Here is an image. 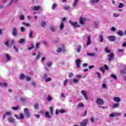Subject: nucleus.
Wrapping results in <instances>:
<instances>
[{"label": "nucleus", "instance_id": "39448f33", "mask_svg": "<svg viewBox=\"0 0 126 126\" xmlns=\"http://www.w3.org/2000/svg\"><path fill=\"white\" fill-rule=\"evenodd\" d=\"M66 49H65V47L63 45H62L60 47H59L57 50V53H62V52H66Z\"/></svg>", "mask_w": 126, "mask_h": 126}, {"label": "nucleus", "instance_id": "a211bd4d", "mask_svg": "<svg viewBox=\"0 0 126 126\" xmlns=\"http://www.w3.org/2000/svg\"><path fill=\"white\" fill-rule=\"evenodd\" d=\"M80 63H81V62L80 61V60L79 59H77L76 60V64L77 67H78V68H80Z\"/></svg>", "mask_w": 126, "mask_h": 126}, {"label": "nucleus", "instance_id": "a878e982", "mask_svg": "<svg viewBox=\"0 0 126 126\" xmlns=\"http://www.w3.org/2000/svg\"><path fill=\"white\" fill-rule=\"evenodd\" d=\"M113 17L114 18H117V17H119L120 16V13H114L112 15Z\"/></svg>", "mask_w": 126, "mask_h": 126}, {"label": "nucleus", "instance_id": "423d86ee", "mask_svg": "<svg viewBox=\"0 0 126 126\" xmlns=\"http://www.w3.org/2000/svg\"><path fill=\"white\" fill-rule=\"evenodd\" d=\"M121 116V113H111L109 115L110 118H115V117Z\"/></svg>", "mask_w": 126, "mask_h": 126}, {"label": "nucleus", "instance_id": "4c0bfd02", "mask_svg": "<svg viewBox=\"0 0 126 126\" xmlns=\"http://www.w3.org/2000/svg\"><path fill=\"white\" fill-rule=\"evenodd\" d=\"M87 55L89 57H95V56H96V54H95V53H88Z\"/></svg>", "mask_w": 126, "mask_h": 126}, {"label": "nucleus", "instance_id": "58836bf2", "mask_svg": "<svg viewBox=\"0 0 126 126\" xmlns=\"http://www.w3.org/2000/svg\"><path fill=\"white\" fill-rule=\"evenodd\" d=\"M111 77H112V78H113L115 80H118V78L117 77V76H116V75H115L114 74H111Z\"/></svg>", "mask_w": 126, "mask_h": 126}, {"label": "nucleus", "instance_id": "dca6fc26", "mask_svg": "<svg viewBox=\"0 0 126 126\" xmlns=\"http://www.w3.org/2000/svg\"><path fill=\"white\" fill-rule=\"evenodd\" d=\"M12 34L13 36H15L16 37L17 36V28L16 27H14L13 29V31H12Z\"/></svg>", "mask_w": 126, "mask_h": 126}, {"label": "nucleus", "instance_id": "f3484780", "mask_svg": "<svg viewBox=\"0 0 126 126\" xmlns=\"http://www.w3.org/2000/svg\"><path fill=\"white\" fill-rule=\"evenodd\" d=\"M113 101L116 103H120L121 102V98L119 97L114 96L113 97Z\"/></svg>", "mask_w": 126, "mask_h": 126}, {"label": "nucleus", "instance_id": "7ed1b4c3", "mask_svg": "<svg viewBox=\"0 0 126 126\" xmlns=\"http://www.w3.org/2000/svg\"><path fill=\"white\" fill-rule=\"evenodd\" d=\"M31 9L32 11H39V10H42V7L40 5H34L31 7Z\"/></svg>", "mask_w": 126, "mask_h": 126}, {"label": "nucleus", "instance_id": "a19ab883", "mask_svg": "<svg viewBox=\"0 0 126 126\" xmlns=\"http://www.w3.org/2000/svg\"><path fill=\"white\" fill-rule=\"evenodd\" d=\"M99 39L100 43H103V41H104V39H103V36L99 35Z\"/></svg>", "mask_w": 126, "mask_h": 126}, {"label": "nucleus", "instance_id": "6e6552de", "mask_svg": "<svg viewBox=\"0 0 126 126\" xmlns=\"http://www.w3.org/2000/svg\"><path fill=\"white\" fill-rule=\"evenodd\" d=\"M69 22L71 26H73V28H77V27H79L80 26L78 25V23L77 22H73L71 21H69Z\"/></svg>", "mask_w": 126, "mask_h": 126}, {"label": "nucleus", "instance_id": "c9c22d12", "mask_svg": "<svg viewBox=\"0 0 126 126\" xmlns=\"http://www.w3.org/2000/svg\"><path fill=\"white\" fill-rule=\"evenodd\" d=\"M46 25H47V23L45 21H42L41 24V27H46Z\"/></svg>", "mask_w": 126, "mask_h": 126}, {"label": "nucleus", "instance_id": "f8f14e48", "mask_svg": "<svg viewBox=\"0 0 126 126\" xmlns=\"http://www.w3.org/2000/svg\"><path fill=\"white\" fill-rule=\"evenodd\" d=\"M14 117L16 119H17V120H23L24 119V115L22 113L20 114V117L16 114L14 115Z\"/></svg>", "mask_w": 126, "mask_h": 126}, {"label": "nucleus", "instance_id": "0e129e2a", "mask_svg": "<svg viewBox=\"0 0 126 126\" xmlns=\"http://www.w3.org/2000/svg\"><path fill=\"white\" fill-rule=\"evenodd\" d=\"M33 48H34V45L33 44H32L31 47L28 48L29 51H31V50H32Z\"/></svg>", "mask_w": 126, "mask_h": 126}, {"label": "nucleus", "instance_id": "de8ad7c7", "mask_svg": "<svg viewBox=\"0 0 126 126\" xmlns=\"http://www.w3.org/2000/svg\"><path fill=\"white\" fill-rule=\"evenodd\" d=\"M64 25H63V23H61L60 27V29L61 30H63V28H64Z\"/></svg>", "mask_w": 126, "mask_h": 126}, {"label": "nucleus", "instance_id": "603ef678", "mask_svg": "<svg viewBox=\"0 0 126 126\" xmlns=\"http://www.w3.org/2000/svg\"><path fill=\"white\" fill-rule=\"evenodd\" d=\"M40 56H41V54L40 53H38V54L35 57V61H38V60H39V59L40 58Z\"/></svg>", "mask_w": 126, "mask_h": 126}, {"label": "nucleus", "instance_id": "bb28decb", "mask_svg": "<svg viewBox=\"0 0 126 126\" xmlns=\"http://www.w3.org/2000/svg\"><path fill=\"white\" fill-rule=\"evenodd\" d=\"M56 26H50V30L52 32H55V31H56Z\"/></svg>", "mask_w": 126, "mask_h": 126}, {"label": "nucleus", "instance_id": "9d476101", "mask_svg": "<svg viewBox=\"0 0 126 126\" xmlns=\"http://www.w3.org/2000/svg\"><path fill=\"white\" fill-rule=\"evenodd\" d=\"M89 122V120L87 119L83 120L82 122L80 123L81 126H86L87 124Z\"/></svg>", "mask_w": 126, "mask_h": 126}, {"label": "nucleus", "instance_id": "13d9d810", "mask_svg": "<svg viewBox=\"0 0 126 126\" xmlns=\"http://www.w3.org/2000/svg\"><path fill=\"white\" fill-rule=\"evenodd\" d=\"M67 81H68L67 80V79H65L64 82H63V86H66V84L67 83Z\"/></svg>", "mask_w": 126, "mask_h": 126}, {"label": "nucleus", "instance_id": "ea45409f", "mask_svg": "<svg viewBox=\"0 0 126 126\" xmlns=\"http://www.w3.org/2000/svg\"><path fill=\"white\" fill-rule=\"evenodd\" d=\"M23 25H24V26H26V27H29L30 26V24L29 23H26L25 22L22 23Z\"/></svg>", "mask_w": 126, "mask_h": 126}, {"label": "nucleus", "instance_id": "5fc2aeb1", "mask_svg": "<svg viewBox=\"0 0 126 126\" xmlns=\"http://www.w3.org/2000/svg\"><path fill=\"white\" fill-rule=\"evenodd\" d=\"M24 42H25V39H21V40H20L19 41V43L20 44H23V43H24Z\"/></svg>", "mask_w": 126, "mask_h": 126}, {"label": "nucleus", "instance_id": "f704fd0d", "mask_svg": "<svg viewBox=\"0 0 126 126\" xmlns=\"http://www.w3.org/2000/svg\"><path fill=\"white\" fill-rule=\"evenodd\" d=\"M84 107V104L83 103H80L77 105V108H83Z\"/></svg>", "mask_w": 126, "mask_h": 126}, {"label": "nucleus", "instance_id": "6ab92c4d", "mask_svg": "<svg viewBox=\"0 0 126 126\" xmlns=\"http://www.w3.org/2000/svg\"><path fill=\"white\" fill-rule=\"evenodd\" d=\"M57 7H58V4L56 3H53L52 5H51V8L52 10H55V9H56Z\"/></svg>", "mask_w": 126, "mask_h": 126}, {"label": "nucleus", "instance_id": "69168bd1", "mask_svg": "<svg viewBox=\"0 0 126 126\" xmlns=\"http://www.w3.org/2000/svg\"><path fill=\"white\" fill-rule=\"evenodd\" d=\"M39 47H40V43H36L35 49H39Z\"/></svg>", "mask_w": 126, "mask_h": 126}, {"label": "nucleus", "instance_id": "f257e3e1", "mask_svg": "<svg viewBox=\"0 0 126 126\" xmlns=\"http://www.w3.org/2000/svg\"><path fill=\"white\" fill-rule=\"evenodd\" d=\"M12 112H6L5 114L3 116V119L4 120L5 119V117H7L8 119V121L9 123H14L15 121L14 119L12 117Z\"/></svg>", "mask_w": 126, "mask_h": 126}, {"label": "nucleus", "instance_id": "e2e57ef3", "mask_svg": "<svg viewBox=\"0 0 126 126\" xmlns=\"http://www.w3.org/2000/svg\"><path fill=\"white\" fill-rule=\"evenodd\" d=\"M64 9H65V10H68V9H69V6H65L63 7Z\"/></svg>", "mask_w": 126, "mask_h": 126}, {"label": "nucleus", "instance_id": "79ce46f5", "mask_svg": "<svg viewBox=\"0 0 126 126\" xmlns=\"http://www.w3.org/2000/svg\"><path fill=\"white\" fill-rule=\"evenodd\" d=\"M118 35H119V36H124V32H123L122 31H119L118 32Z\"/></svg>", "mask_w": 126, "mask_h": 126}, {"label": "nucleus", "instance_id": "052dcab7", "mask_svg": "<svg viewBox=\"0 0 126 126\" xmlns=\"http://www.w3.org/2000/svg\"><path fill=\"white\" fill-rule=\"evenodd\" d=\"M100 71H101L102 72V73H104L105 72V71L104 70V67H101L99 68Z\"/></svg>", "mask_w": 126, "mask_h": 126}, {"label": "nucleus", "instance_id": "1a4fd4ad", "mask_svg": "<svg viewBox=\"0 0 126 126\" xmlns=\"http://www.w3.org/2000/svg\"><path fill=\"white\" fill-rule=\"evenodd\" d=\"M81 94L84 96L85 100L87 101L88 100V96L87 95V92L85 90H83L81 92Z\"/></svg>", "mask_w": 126, "mask_h": 126}, {"label": "nucleus", "instance_id": "680f3d73", "mask_svg": "<svg viewBox=\"0 0 126 126\" xmlns=\"http://www.w3.org/2000/svg\"><path fill=\"white\" fill-rule=\"evenodd\" d=\"M12 110H14V111H17V110H18L19 109V107H12Z\"/></svg>", "mask_w": 126, "mask_h": 126}, {"label": "nucleus", "instance_id": "338daca9", "mask_svg": "<svg viewBox=\"0 0 126 126\" xmlns=\"http://www.w3.org/2000/svg\"><path fill=\"white\" fill-rule=\"evenodd\" d=\"M77 78H81L82 77V76L80 74H77L76 75Z\"/></svg>", "mask_w": 126, "mask_h": 126}, {"label": "nucleus", "instance_id": "2eb2a0df", "mask_svg": "<svg viewBox=\"0 0 126 126\" xmlns=\"http://www.w3.org/2000/svg\"><path fill=\"white\" fill-rule=\"evenodd\" d=\"M14 44V40H11V41H7L5 43L6 46H7V47H10L11 45H13Z\"/></svg>", "mask_w": 126, "mask_h": 126}, {"label": "nucleus", "instance_id": "774afa93", "mask_svg": "<svg viewBox=\"0 0 126 126\" xmlns=\"http://www.w3.org/2000/svg\"><path fill=\"white\" fill-rule=\"evenodd\" d=\"M13 49H14V50H15L16 52H18V49L16 48V46L15 45H14Z\"/></svg>", "mask_w": 126, "mask_h": 126}, {"label": "nucleus", "instance_id": "8fccbe9b", "mask_svg": "<svg viewBox=\"0 0 126 126\" xmlns=\"http://www.w3.org/2000/svg\"><path fill=\"white\" fill-rule=\"evenodd\" d=\"M105 52L106 53H110L111 51H110V49H109V47H107L105 48Z\"/></svg>", "mask_w": 126, "mask_h": 126}, {"label": "nucleus", "instance_id": "49530a36", "mask_svg": "<svg viewBox=\"0 0 126 126\" xmlns=\"http://www.w3.org/2000/svg\"><path fill=\"white\" fill-rule=\"evenodd\" d=\"M47 100H48V101H49V102H51V101H52V100H53V97H52V96L51 95H48V96L47 97Z\"/></svg>", "mask_w": 126, "mask_h": 126}, {"label": "nucleus", "instance_id": "cd10ccee", "mask_svg": "<svg viewBox=\"0 0 126 126\" xmlns=\"http://www.w3.org/2000/svg\"><path fill=\"white\" fill-rule=\"evenodd\" d=\"M20 20H25V16L24 15L21 14L19 16Z\"/></svg>", "mask_w": 126, "mask_h": 126}, {"label": "nucleus", "instance_id": "0eeeda50", "mask_svg": "<svg viewBox=\"0 0 126 126\" xmlns=\"http://www.w3.org/2000/svg\"><path fill=\"white\" fill-rule=\"evenodd\" d=\"M87 46H90L91 45V35L90 34H87Z\"/></svg>", "mask_w": 126, "mask_h": 126}, {"label": "nucleus", "instance_id": "393cba45", "mask_svg": "<svg viewBox=\"0 0 126 126\" xmlns=\"http://www.w3.org/2000/svg\"><path fill=\"white\" fill-rule=\"evenodd\" d=\"M119 106H120V103H118V102L114 103L112 106V108L116 109L117 108H119Z\"/></svg>", "mask_w": 126, "mask_h": 126}, {"label": "nucleus", "instance_id": "864d4df0", "mask_svg": "<svg viewBox=\"0 0 126 126\" xmlns=\"http://www.w3.org/2000/svg\"><path fill=\"white\" fill-rule=\"evenodd\" d=\"M119 8H123L124 7V4L123 3H120L119 5H118Z\"/></svg>", "mask_w": 126, "mask_h": 126}, {"label": "nucleus", "instance_id": "c03bdc74", "mask_svg": "<svg viewBox=\"0 0 126 126\" xmlns=\"http://www.w3.org/2000/svg\"><path fill=\"white\" fill-rule=\"evenodd\" d=\"M68 77L69 78H71L73 76V72H68Z\"/></svg>", "mask_w": 126, "mask_h": 126}, {"label": "nucleus", "instance_id": "e433bc0d", "mask_svg": "<svg viewBox=\"0 0 126 126\" xmlns=\"http://www.w3.org/2000/svg\"><path fill=\"white\" fill-rule=\"evenodd\" d=\"M72 82H73V83H79V80L76 78H74L72 80Z\"/></svg>", "mask_w": 126, "mask_h": 126}, {"label": "nucleus", "instance_id": "4be33fe9", "mask_svg": "<svg viewBox=\"0 0 126 126\" xmlns=\"http://www.w3.org/2000/svg\"><path fill=\"white\" fill-rule=\"evenodd\" d=\"M85 20H86V18H81L80 19V22L81 24H84V23H85Z\"/></svg>", "mask_w": 126, "mask_h": 126}, {"label": "nucleus", "instance_id": "b1692460", "mask_svg": "<svg viewBox=\"0 0 126 126\" xmlns=\"http://www.w3.org/2000/svg\"><path fill=\"white\" fill-rule=\"evenodd\" d=\"M0 85L2 86V87H8V85L6 83L0 82Z\"/></svg>", "mask_w": 126, "mask_h": 126}, {"label": "nucleus", "instance_id": "2f4dec72", "mask_svg": "<svg viewBox=\"0 0 126 126\" xmlns=\"http://www.w3.org/2000/svg\"><path fill=\"white\" fill-rule=\"evenodd\" d=\"M100 0H92L91 1V4H95L96 2H99Z\"/></svg>", "mask_w": 126, "mask_h": 126}, {"label": "nucleus", "instance_id": "bf43d9fd", "mask_svg": "<svg viewBox=\"0 0 126 126\" xmlns=\"http://www.w3.org/2000/svg\"><path fill=\"white\" fill-rule=\"evenodd\" d=\"M30 38H32L33 37V32H30L29 34Z\"/></svg>", "mask_w": 126, "mask_h": 126}, {"label": "nucleus", "instance_id": "3c124183", "mask_svg": "<svg viewBox=\"0 0 126 126\" xmlns=\"http://www.w3.org/2000/svg\"><path fill=\"white\" fill-rule=\"evenodd\" d=\"M25 79H26V80H27V81H30V80H31V78H30V77H28L27 76H26Z\"/></svg>", "mask_w": 126, "mask_h": 126}, {"label": "nucleus", "instance_id": "412c9836", "mask_svg": "<svg viewBox=\"0 0 126 126\" xmlns=\"http://www.w3.org/2000/svg\"><path fill=\"white\" fill-rule=\"evenodd\" d=\"M19 0H10L9 2L8 5H11L14 2L15 3H16L17 1H18Z\"/></svg>", "mask_w": 126, "mask_h": 126}, {"label": "nucleus", "instance_id": "473e14b6", "mask_svg": "<svg viewBox=\"0 0 126 126\" xmlns=\"http://www.w3.org/2000/svg\"><path fill=\"white\" fill-rule=\"evenodd\" d=\"M79 0H74V2L73 3V7H75L76 5H77V3L78 2Z\"/></svg>", "mask_w": 126, "mask_h": 126}, {"label": "nucleus", "instance_id": "c85d7f7f", "mask_svg": "<svg viewBox=\"0 0 126 126\" xmlns=\"http://www.w3.org/2000/svg\"><path fill=\"white\" fill-rule=\"evenodd\" d=\"M6 59L8 62L11 60V56L8 54H6Z\"/></svg>", "mask_w": 126, "mask_h": 126}, {"label": "nucleus", "instance_id": "6e6d98bb", "mask_svg": "<svg viewBox=\"0 0 126 126\" xmlns=\"http://www.w3.org/2000/svg\"><path fill=\"white\" fill-rule=\"evenodd\" d=\"M96 75L98 76V78H99V79H101V73H100L99 72H96Z\"/></svg>", "mask_w": 126, "mask_h": 126}, {"label": "nucleus", "instance_id": "20e7f679", "mask_svg": "<svg viewBox=\"0 0 126 126\" xmlns=\"http://www.w3.org/2000/svg\"><path fill=\"white\" fill-rule=\"evenodd\" d=\"M29 112H30V109H29L28 108H25L24 109V113L27 119H29L30 118H31V115L30 113H29Z\"/></svg>", "mask_w": 126, "mask_h": 126}, {"label": "nucleus", "instance_id": "f03ea898", "mask_svg": "<svg viewBox=\"0 0 126 126\" xmlns=\"http://www.w3.org/2000/svg\"><path fill=\"white\" fill-rule=\"evenodd\" d=\"M49 111H50V112H49L48 111L45 112V116L48 119H51L52 116H53V112L54 111V107H53V106H51L50 107Z\"/></svg>", "mask_w": 126, "mask_h": 126}, {"label": "nucleus", "instance_id": "7c9ffc66", "mask_svg": "<svg viewBox=\"0 0 126 126\" xmlns=\"http://www.w3.org/2000/svg\"><path fill=\"white\" fill-rule=\"evenodd\" d=\"M81 48H82V47L81 46V45H78L77 48V53H80V50H81Z\"/></svg>", "mask_w": 126, "mask_h": 126}, {"label": "nucleus", "instance_id": "4468645a", "mask_svg": "<svg viewBox=\"0 0 126 126\" xmlns=\"http://www.w3.org/2000/svg\"><path fill=\"white\" fill-rule=\"evenodd\" d=\"M65 112H66V111L63 109H61L60 110H59L58 109H57L56 110V115H59V114H63V113H65Z\"/></svg>", "mask_w": 126, "mask_h": 126}, {"label": "nucleus", "instance_id": "09e8293b", "mask_svg": "<svg viewBox=\"0 0 126 126\" xmlns=\"http://www.w3.org/2000/svg\"><path fill=\"white\" fill-rule=\"evenodd\" d=\"M61 96L62 98H63V100H65V95L64 94V93H61Z\"/></svg>", "mask_w": 126, "mask_h": 126}, {"label": "nucleus", "instance_id": "a18cd8bd", "mask_svg": "<svg viewBox=\"0 0 126 126\" xmlns=\"http://www.w3.org/2000/svg\"><path fill=\"white\" fill-rule=\"evenodd\" d=\"M52 81V78L48 77L45 79V82H50V81Z\"/></svg>", "mask_w": 126, "mask_h": 126}, {"label": "nucleus", "instance_id": "ddd939ff", "mask_svg": "<svg viewBox=\"0 0 126 126\" xmlns=\"http://www.w3.org/2000/svg\"><path fill=\"white\" fill-rule=\"evenodd\" d=\"M107 39L111 42H114L116 40V36L115 35H109L107 36Z\"/></svg>", "mask_w": 126, "mask_h": 126}, {"label": "nucleus", "instance_id": "4d7b16f0", "mask_svg": "<svg viewBox=\"0 0 126 126\" xmlns=\"http://www.w3.org/2000/svg\"><path fill=\"white\" fill-rule=\"evenodd\" d=\"M20 29H21V32H25V28H24L23 27H21L20 28Z\"/></svg>", "mask_w": 126, "mask_h": 126}, {"label": "nucleus", "instance_id": "37998d69", "mask_svg": "<svg viewBox=\"0 0 126 126\" xmlns=\"http://www.w3.org/2000/svg\"><path fill=\"white\" fill-rule=\"evenodd\" d=\"M34 108L35 110H38L39 109V104L38 103H35L34 105Z\"/></svg>", "mask_w": 126, "mask_h": 126}, {"label": "nucleus", "instance_id": "aec40b11", "mask_svg": "<svg viewBox=\"0 0 126 126\" xmlns=\"http://www.w3.org/2000/svg\"><path fill=\"white\" fill-rule=\"evenodd\" d=\"M52 65H53V62H52V61L48 62L45 64V65H46V66H47V67H50L52 66Z\"/></svg>", "mask_w": 126, "mask_h": 126}, {"label": "nucleus", "instance_id": "9b49d317", "mask_svg": "<svg viewBox=\"0 0 126 126\" xmlns=\"http://www.w3.org/2000/svg\"><path fill=\"white\" fill-rule=\"evenodd\" d=\"M96 103L97 105H104V100L102 99L101 98H98L96 99Z\"/></svg>", "mask_w": 126, "mask_h": 126}, {"label": "nucleus", "instance_id": "c756f323", "mask_svg": "<svg viewBox=\"0 0 126 126\" xmlns=\"http://www.w3.org/2000/svg\"><path fill=\"white\" fill-rule=\"evenodd\" d=\"M108 57H109L108 60H109V62H111V61H112V60H113V58L114 57V54L113 53H111L108 56Z\"/></svg>", "mask_w": 126, "mask_h": 126}, {"label": "nucleus", "instance_id": "72a5a7b5", "mask_svg": "<svg viewBox=\"0 0 126 126\" xmlns=\"http://www.w3.org/2000/svg\"><path fill=\"white\" fill-rule=\"evenodd\" d=\"M26 76H25L24 75V74H21L20 76V79H21V80H23V79H25V77Z\"/></svg>", "mask_w": 126, "mask_h": 126}, {"label": "nucleus", "instance_id": "5701e85b", "mask_svg": "<svg viewBox=\"0 0 126 126\" xmlns=\"http://www.w3.org/2000/svg\"><path fill=\"white\" fill-rule=\"evenodd\" d=\"M28 100V98L27 97H21L20 98V101H21V102H23V103L27 102Z\"/></svg>", "mask_w": 126, "mask_h": 126}]
</instances>
